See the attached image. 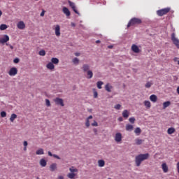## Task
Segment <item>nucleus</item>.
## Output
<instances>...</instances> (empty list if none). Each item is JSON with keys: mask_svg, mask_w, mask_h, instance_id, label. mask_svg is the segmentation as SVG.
I'll list each match as a JSON object with an SVG mask.
<instances>
[{"mask_svg": "<svg viewBox=\"0 0 179 179\" xmlns=\"http://www.w3.org/2000/svg\"><path fill=\"white\" fill-rule=\"evenodd\" d=\"M91 125L92 127H99V124L97 123V122H96V120H94V122L91 124Z\"/></svg>", "mask_w": 179, "mask_h": 179, "instance_id": "37998d69", "label": "nucleus"}, {"mask_svg": "<svg viewBox=\"0 0 179 179\" xmlns=\"http://www.w3.org/2000/svg\"><path fill=\"white\" fill-rule=\"evenodd\" d=\"M52 64H54L55 65H58V64H59V59H58V58L57 57H53L51 59V62Z\"/></svg>", "mask_w": 179, "mask_h": 179, "instance_id": "6ab92c4d", "label": "nucleus"}, {"mask_svg": "<svg viewBox=\"0 0 179 179\" xmlns=\"http://www.w3.org/2000/svg\"><path fill=\"white\" fill-rule=\"evenodd\" d=\"M46 68L48 69H50V71H52V69H55V66H54V64H52V62H49L47 65H46Z\"/></svg>", "mask_w": 179, "mask_h": 179, "instance_id": "aec40b11", "label": "nucleus"}, {"mask_svg": "<svg viewBox=\"0 0 179 179\" xmlns=\"http://www.w3.org/2000/svg\"><path fill=\"white\" fill-rule=\"evenodd\" d=\"M144 106L146 107V108H150L152 105L150 104V101H144Z\"/></svg>", "mask_w": 179, "mask_h": 179, "instance_id": "72a5a7b5", "label": "nucleus"}, {"mask_svg": "<svg viewBox=\"0 0 179 179\" xmlns=\"http://www.w3.org/2000/svg\"><path fill=\"white\" fill-rule=\"evenodd\" d=\"M39 55H41V57H44L45 55V50H40Z\"/></svg>", "mask_w": 179, "mask_h": 179, "instance_id": "58836bf2", "label": "nucleus"}, {"mask_svg": "<svg viewBox=\"0 0 179 179\" xmlns=\"http://www.w3.org/2000/svg\"><path fill=\"white\" fill-rule=\"evenodd\" d=\"M111 89H113V85H110V83H108L105 85V90L108 92V93H111Z\"/></svg>", "mask_w": 179, "mask_h": 179, "instance_id": "f3484780", "label": "nucleus"}, {"mask_svg": "<svg viewBox=\"0 0 179 179\" xmlns=\"http://www.w3.org/2000/svg\"><path fill=\"white\" fill-rule=\"evenodd\" d=\"M50 171H55L57 170V164L53 163L50 166Z\"/></svg>", "mask_w": 179, "mask_h": 179, "instance_id": "bb28decb", "label": "nucleus"}, {"mask_svg": "<svg viewBox=\"0 0 179 179\" xmlns=\"http://www.w3.org/2000/svg\"><path fill=\"white\" fill-rule=\"evenodd\" d=\"M48 156H50V157L54 156V155H52V153L50 151H48Z\"/></svg>", "mask_w": 179, "mask_h": 179, "instance_id": "8fccbe9b", "label": "nucleus"}, {"mask_svg": "<svg viewBox=\"0 0 179 179\" xmlns=\"http://www.w3.org/2000/svg\"><path fill=\"white\" fill-rule=\"evenodd\" d=\"M8 29V25L2 24L0 25V30H6Z\"/></svg>", "mask_w": 179, "mask_h": 179, "instance_id": "c9c22d12", "label": "nucleus"}, {"mask_svg": "<svg viewBox=\"0 0 179 179\" xmlns=\"http://www.w3.org/2000/svg\"><path fill=\"white\" fill-rule=\"evenodd\" d=\"M150 157V155L149 153L145 154H140L135 157V163L136 167H139L141 164H142V162H145V160H148Z\"/></svg>", "mask_w": 179, "mask_h": 179, "instance_id": "f257e3e1", "label": "nucleus"}, {"mask_svg": "<svg viewBox=\"0 0 179 179\" xmlns=\"http://www.w3.org/2000/svg\"><path fill=\"white\" fill-rule=\"evenodd\" d=\"M1 117H2V118H5V117H6V112L5 111L1 112Z\"/></svg>", "mask_w": 179, "mask_h": 179, "instance_id": "79ce46f5", "label": "nucleus"}, {"mask_svg": "<svg viewBox=\"0 0 179 179\" xmlns=\"http://www.w3.org/2000/svg\"><path fill=\"white\" fill-rule=\"evenodd\" d=\"M96 44L100 43V40H97V41H96Z\"/></svg>", "mask_w": 179, "mask_h": 179, "instance_id": "bf43d9fd", "label": "nucleus"}, {"mask_svg": "<svg viewBox=\"0 0 179 179\" xmlns=\"http://www.w3.org/2000/svg\"><path fill=\"white\" fill-rule=\"evenodd\" d=\"M45 13V10H43L41 13V17L44 16Z\"/></svg>", "mask_w": 179, "mask_h": 179, "instance_id": "09e8293b", "label": "nucleus"}, {"mask_svg": "<svg viewBox=\"0 0 179 179\" xmlns=\"http://www.w3.org/2000/svg\"><path fill=\"white\" fill-rule=\"evenodd\" d=\"M122 117H124V118H128L129 117V112H128L127 110H124L122 112Z\"/></svg>", "mask_w": 179, "mask_h": 179, "instance_id": "393cba45", "label": "nucleus"}, {"mask_svg": "<svg viewBox=\"0 0 179 179\" xmlns=\"http://www.w3.org/2000/svg\"><path fill=\"white\" fill-rule=\"evenodd\" d=\"M152 85H153V82L150 81V82H148V83L145 84V87H146L147 89H149V88L152 87Z\"/></svg>", "mask_w": 179, "mask_h": 179, "instance_id": "f704fd0d", "label": "nucleus"}, {"mask_svg": "<svg viewBox=\"0 0 179 179\" xmlns=\"http://www.w3.org/2000/svg\"><path fill=\"white\" fill-rule=\"evenodd\" d=\"M23 145L24 147H27V145H28L27 141H24Z\"/></svg>", "mask_w": 179, "mask_h": 179, "instance_id": "603ef678", "label": "nucleus"}, {"mask_svg": "<svg viewBox=\"0 0 179 179\" xmlns=\"http://www.w3.org/2000/svg\"><path fill=\"white\" fill-rule=\"evenodd\" d=\"M62 10L63 13H64L66 16H71V11H69V9H68V8L64 7Z\"/></svg>", "mask_w": 179, "mask_h": 179, "instance_id": "dca6fc26", "label": "nucleus"}, {"mask_svg": "<svg viewBox=\"0 0 179 179\" xmlns=\"http://www.w3.org/2000/svg\"><path fill=\"white\" fill-rule=\"evenodd\" d=\"M36 155H44V150L43 148H40L36 152Z\"/></svg>", "mask_w": 179, "mask_h": 179, "instance_id": "473e14b6", "label": "nucleus"}, {"mask_svg": "<svg viewBox=\"0 0 179 179\" xmlns=\"http://www.w3.org/2000/svg\"><path fill=\"white\" fill-rule=\"evenodd\" d=\"M129 122H131V124H134L135 123V117H130L129 119Z\"/></svg>", "mask_w": 179, "mask_h": 179, "instance_id": "a19ab883", "label": "nucleus"}, {"mask_svg": "<svg viewBox=\"0 0 179 179\" xmlns=\"http://www.w3.org/2000/svg\"><path fill=\"white\" fill-rule=\"evenodd\" d=\"M133 130H134V126L132 124H128L126 125V131H133Z\"/></svg>", "mask_w": 179, "mask_h": 179, "instance_id": "7c9ffc66", "label": "nucleus"}, {"mask_svg": "<svg viewBox=\"0 0 179 179\" xmlns=\"http://www.w3.org/2000/svg\"><path fill=\"white\" fill-rule=\"evenodd\" d=\"M114 108H115V110H120V108H121V105L117 104L115 106Z\"/></svg>", "mask_w": 179, "mask_h": 179, "instance_id": "c03bdc74", "label": "nucleus"}, {"mask_svg": "<svg viewBox=\"0 0 179 179\" xmlns=\"http://www.w3.org/2000/svg\"><path fill=\"white\" fill-rule=\"evenodd\" d=\"M108 48H110V49L113 48V45L108 46Z\"/></svg>", "mask_w": 179, "mask_h": 179, "instance_id": "052dcab7", "label": "nucleus"}, {"mask_svg": "<svg viewBox=\"0 0 179 179\" xmlns=\"http://www.w3.org/2000/svg\"><path fill=\"white\" fill-rule=\"evenodd\" d=\"M98 166L99 167H104L106 166V162L103 159L98 160Z\"/></svg>", "mask_w": 179, "mask_h": 179, "instance_id": "412c9836", "label": "nucleus"}, {"mask_svg": "<svg viewBox=\"0 0 179 179\" xmlns=\"http://www.w3.org/2000/svg\"><path fill=\"white\" fill-rule=\"evenodd\" d=\"M20 60L19 59V58H15L14 60H13V62L14 64H19V62Z\"/></svg>", "mask_w": 179, "mask_h": 179, "instance_id": "49530a36", "label": "nucleus"}, {"mask_svg": "<svg viewBox=\"0 0 179 179\" xmlns=\"http://www.w3.org/2000/svg\"><path fill=\"white\" fill-rule=\"evenodd\" d=\"M131 51H133V52H135L136 54H138V52H141V49H139L138 45L133 44L131 45Z\"/></svg>", "mask_w": 179, "mask_h": 179, "instance_id": "9b49d317", "label": "nucleus"}, {"mask_svg": "<svg viewBox=\"0 0 179 179\" xmlns=\"http://www.w3.org/2000/svg\"><path fill=\"white\" fill-rule=\"evenodd\" d=\"M71 25L72 26V27H75V26H76V24L73 22H71Z\"/></svg>", "mask_w": 179, "mask_h": 179, "instance_id": "864d4df0", "label": "nucleus"}, {"mask_svg": "<svg viewBox=\"0 0 179 179\" xmlns=\"http://www.w3.org/2000/svg\"><path fill=\"white\" fill-rule=\"evenodd\" d=\"M70 173L67 174L68 178L73 179L76 176H78V169L75 168V166H71L69 168Z\"/></svg>", "mask_w": 179, "mask_h": 179, "instance_id": "7ed1b4c3", "label": "nucleus"}, {"mask_svg": "<svg viewBox=\"0 0 179 179\" xmlns=\"http://www.w3.org/2000/svg\"><path fill=\"white\" fill-rule=\"evenodd\" d=\"M75 55H76V57H79V55H80V53H79V52H76V53H75Z\"/></svg>", "mask_w": 179, "mask_h": 179, "instance_id": "5fc2aeb1", "label": "nucleus"}, {"mask_svg": "<svg viewBox=\"0 0 179 179\" xmlns=\"http://www.w3.org/2000/svg\"><path fill=\"white\" fill-rule=\"evenodd\" d=\"M162 170H163L164 173H167L169 171V166H167L166 163H163L162 164Z\"/></svg>", "mask_w": 179, "mask_h": 179, "instance_id": "a211bd4d", "label": "nucleus"}, {"mask_svg": "<svg viewBox=\"0 0 179 179\" xmlns=\"http://www.w3.org/2000/svg\"><path fill=\"white\" fill-rule=\"evenodd\" d=\"M170 104H171V102L170 101H167L166 102L163 103V108L165 110V108H167V107H169Z\"/></svg>", "mask_w": 179, "mask_h": 179, "instance_id": "cd10ccee", "label": "nucleus"}, {"mask_svg": "<svg viewBox=\"0 0 179 179\" xmlns=\"http://www.w3.org/2000/svg\"><path fill=\"white\" fill-rule=\"evenodd\" d=\"M178 65H179V60L178 61Z\"/></svg>", "mask_w": 179, "mask_h": 179, "instance_id": "69168bd1", "label": "nucleus"}, {"mask_svg": "<svg viewBox=\"0 0 179 179\" xmlns=\"http://www.w3.org/2000/svg\"><path fill=\"white\" fill-rule=\"evenodd\" d=\"M92 119H93V116L92 115H90L86 119L85 127H87V128H89V127H90V120H92Z\"/></svg>", "mask_w": 179, "mask_h": 179, "instance_id": "2eb2a0df", "label": "nucleus"}, {"mask_svg": "<svg viewBox=\"0 0 179 179\" xmlns=\"http://www.w3.org/2000/svg\"><path fill=\"white\" fill-rule=\"evenodd\" d=\"M174 132H176V129H174L173 127H170L167 130V133L169 134V135H171L174 134Z\"/></svg>", "mask_w": 179, "mask_h": 179, "instance_id": "a878e982", "label": "nucleus"}, {"mask_svg": "<svg viewBox=\"0 0 179 179\" xmlns=\"http://www.w3.org/2000/svg\"><path fill=\"white\" fill-rule=\"evenodd\" d=\"M87 79H92V78H93V71H92L91 70H89L88 71H87Z\"/></svg>", "mask_w": 179, "mask_h": 179, "instance_id": "b1692460", "label": "nucleus"}, {"mask_svg": "<svg viewBox=\"0 0 179 179\" xmlns=\"http://www.w3.org/2000/svg\"><path fill=\"white\" fill-rule=\"evenodd\" d=\"M170 10H171L170 8H162L161 10H157V15L158 16H164V15H167L169 12H170Z\"/></svg>", "mask_w": 179, "mask_h": 179, "instance_id": "20e7f679", "label": "nucleus"}, {"mask_svg": "<svg viewBox=\"0 0 179 179\" xmlns=\"http://www.w3.org/2000/svg\"><path fill=\"white\" fill-rule=\"evenodd\" d=\"M45 103H46L47 107L51 106V102L50 101V99H45Z\"/></svg>", "mask_w": 179, "mask_h": 179, "instance_id": "ea45409f", "label": "nucleus"}, {"mask_svg": "<svg viewBox=\"0 0 179 179\" xmlns=\"http://www.w3.org/2000/svg\"><path fill=\"white\" fill-rule=\"evenodd\" d=\"M54 27L55 36H57V37H59V36H61V27L59 24H56Z\"/></svg>", "mask_w": 179, "mask_h": 179, "instance_id": "0eeeda50", "label": "nucleus"}, {"mask_svg": "<svg viewBox=\"0 0 179 179\" xmlns=\"http://www.w3.org/2000/svg\"><path fill=\"white\" fill-rule=\"evenodd\" d=\"M124 120V119L122 118V117H120L118 118V121H120V122H122Z\"/></svg>", "mask_w": 179, "mask_h": 179, "instance_id": "3c124183", "label": "nucleus"}, {"mask_svg": "<svg viewBox=\"0 0 179 179\" xmlns=\"http://www.w3.org/2000/svg\"><path fill=\"white\" fill-rule=\"evenodd\" d=\"M10 76H16L17 75V69L16 67L11 68L8 71Z\"/></svg>", "mask_w": 179, "mask_h": 179, "instance_id": "6e6552de", "label": "nucleus"}, {"mask_svg": "<svg viewBox=\"0 0 179 179\" xmlns=\"http://www.w3.org/2000/svg\"><path fill=\"white\" fill-rule=\"evenodd\" d=\"M53 101L57 104V106H61V107H64V106H65V104H64V99L61 98L57 97L53 99Z\"/></svg>", "mask_w": 179, "mask_h": 179, "instance_id": "423d86ee", "label": "nucleus"}, {"mask_svg": "<svg viewBox=\"0 0 179 179\" xmlns=\"http://www.w3.org/2000/svg\"><path fill=\"white\" fill-rule=\"evenodd\" d=\"M9 41V36L3 35V38H0V44H5Z\"/></svg>", "mask_w": 179, "mask_h": 179, "instance_id": "9d476101", "label": "nucleus"}, {"mask_svg": "<svg viewBox=\"0 0 179 179\" xmlns=\"http://www.w3.org/2000/svg\"><path fill=\"white\" fill-rule=\"evenodd\" d=\"M173 61H174V62H177V61H178V57H175L173 59Z\"/></svg>", "mask_w": 179, "mask_h": 179, "instance_id": "6e6d98bb", "label": "nucleus"}, {"mask_svg": "<svg viewBox=\"0 0 179 179\" xmlns=\"http://www.w3.org/2000/svg\"><path fill=\"white\" fill-rule=\"evenodd\" d=\"M39 163L41 167H45L47 166V161L44 159H41Z\"/></svg>", "mask_w": 179, "mask_h": 179, "instance_id": "5701e85b", "label": "nucleus"}, {"mask_svg": "<svg viewBox=\"0 0 179 179\" xmlns=\"http://www.w3.org/2000/svg\"><path fill=\"white\" fill-rule=\"evenodd\" d=\"M81 69H83L84 73L90 71V66L87 64H85L83 65Z\"/></svg>", "mask_w": 179, "mask_h": 179, "instance_id": "ddd939ff", "label": "nucleus"}, {"mask_svg": "<svg viewBox=\"0 0 179 179\" xmlns=\"http://www.w3.org/2000/svg\"><path fill=\"white\" fill-rule=\"evenodd\" d=\"M150 100L153 103H156V101H157V96L155 94H152L150 96Z\"/></svg>", "mask_w": 179, "mask_h": 179, "instance_id": "4be33fe9", "label": "nucleus"}, {"mask_svg": "<svg viewBox=\"0 0 179 179\" xmlns=\"http://www.w3.org/2000/svg\"><path fill=\"white\" fill-rule=\"evenodd\" d=\"M171 41H173V44L179 49V40L176 37V34L173 33L171 34Z\"/></svg>", "mask_w": 179, "mask_h": 179, "instance_id": "39448f33", "label": "nucleus"}, {"mask_svg": "<svg viewBox=\"0 0 179 179\" xmlns=\"http://www.w3.org/2000/svg\"><path fill=\"white\" fill-rule=\"evenodd\" d=\"M24 151H27V147H24Z\"/></svg>", "mask_w": 179, "mask_h": 179, "instance_id": "680f3d73", "label": "nucleus"}, {"mask_svg": "<svg viewBox=\"0 0 179 179\" xmlns=\"http://www.w3.org/2000/svg\"><path fill=\"white\" fill-rule=\"evenodd\" d=\"M36 1H38V0H36Z\"/></svg>", "mask_w": 179, "mask_h": 179, "instance_id": "338daca9", "label": "nucleus"}, {"mask_svg": "<svg viewBox=\"0 0 179 179\" xmlns=\"http://www.w3.org/2000/svg\"><path fill=\"white\" fill-rule=\"evenodd\" d=\"M142 23V20L137 17L131 18L127 24V28L131 27V26H136V24H141Z\"/></svg>", "mask_w": 179, "mask_h": 179, "instance_id": "f03ea898", "label": "nucleus"}, {"mask_svg": "<svg viewBox=\"0 0 179 179\" xmlns=\"http://www.w3.org/2000/svg\"><path fill=\"white\" fill-rule=\"evenodd\" d=\"M115 142H121L122 141V134L121 133H117L115 136Z\"/></svg>", "mask_w": 179, "mask_h": 179, "instance_id": "f8f14e48", "label": "nucleus"}, {"mask_svg": "<svg viewBox=\"0 0 179 179\" xmlns=\"http://www.w3.org/2000/svg\"><path fill=\"white\" fill-rule=\"evenodd\" d=\"M53 157H55V159H57L58 160H61V157H59V156L57 155H53Z\"/></svg>", "mask_w": 179, "mask_h": 179, "instance_id": "de8ad7c7", "label": "nucleus"}, {"mask_svg": "<svg viewBox=\"0 0 179 179\" xmlns=\"http://www.w3.org/2000/svg\"><path fill=\"white\" fill-rule=\"evenodd\" d=\"M2 16V11L0 10V17Z\"/></svg>", "mask_w": 179, "mask_h": 179, "instance_id": "e2e57ef3", "label": "nucleus"}, {"mask_svg": "<svg viewBox=\"0 0 179 179\" xmlns=\"http://www.w3.org/2000/svg\"><path fill=\"white\" fill-rule=\"evenodd\" d=\"M73 63L75 64V65H78V64H79V59H78L77 57L74 58L73 59Z\"/></svg>", "mask_w": 179, "mask_h": 179, "instance_id": "4c0bfd02", "label": "nucleus"}, {"mask_svg": "<svg viewBox=\"0 0 179 179\" xmlns=\"http://www.w3.org/2000/svg\"><path fill=\"white\" fill-rule=\"evenodd\" d=\"M103 85H104V83H103L102 81H98L96 83L98 89H101V86H103Z\"/></svg>", "mask_w": 179, "mask_h": 179, "instance_id": "e433bc0d", "label": "nucleus"}, {"mask_svg": "<svg viewBox=\"0 0 179 179\" xmlns=\"http://www.w3.org/2000/svg\"><path fill=\"white\" fill-rule=\"evenodd\" d=\"M17 118V115L13 113L10 117V122H13Z\"/></svg>", "mask_w": 179, "mask_h": 179, "instance_id": "c85d7f7f", "label": "nucleus"}, {"mask_svg": "<svg viewBox=\"0 0 179 179\" xmlns=\"http://www.w3.org/2000/svg\"><path fill=\"white\" fill-rule=\"evenodd\" d=\"M93 131H94V134H97V129H94Z\"/></svg>", "mask_w": 179, "mask_h": 179, "instance_id": "4d7b16f0", "label": "nucleus"}, {"mask_svg": "<svg viewBox=\"0 0 179 179\" xmlns=\"http://www.w3.org/2000/svg\"><path fill=\"white\" fill-rule=\"evenodd\" d=\"M98 96H99V94L97 93V92L94 91V99H97Z\"/></svg>", "mask_w": 179, "mask_h": 179, "instance_id": "a18cd8bd", "label": "nucleus"}, {"mask_svg": "<svg viewBox=\"0 0 179 179\" xmlns=\"http://www.w3.org/2000/svg\"><path fill=\"white\" fill-rule=\"evenodd\" d=\"M69 6H71V8L73 9V12H75V13H78V10H76V6H75V3L69 1Z\"/></svg>", "mask_w": 179, "mask_h": 179, "instance_id": "4468645a", "label": "nucleus"}, {"mask_svg": "<svg viewBox=\"0 0 179 179\" xmlns=\"http://www.w3.org/2000/svg\"><path fill=\"white\" fill-rule=\"evenodd\" d=\"M58 179H64V176H60L58 177Z\"/></svg>", "mask_w": 179, "mask_h": 179, "instance_id": "13d9d810", "label": "nucleus"}, {"mask_svg": "<svg viewBox=\"0 0 179 179\" xmlns=\"http://www.w3.org/2000/svg\"><path fill=\"white\" fill-rule=\"evenodd\" d=\"M17 27L20 30H23V29H24L26 28V24H24V22L23 21H20L17 24Z\"/></svg>", "mask_w": 179, "mask_h": 179, "instance_id": "1a4fd4ad", "label": "nucleus"}, {"mask_svg": "<svg viewBox=\"0 0 179 179\" xmlns=\"http://www.w3.org/2000/svg\"><path fill=\"white\" fill-rule=\"evenodd\" d=\"M10 48L11 50H13V47L12 45H10Z\"/></svg>", "mask_w": 179, "mask_h": 179, "instance_id": "0e129e2a", "label": "nucleus"}, {"mask_svg": "<svg viewBox=\"0 0 179 179\" xmlns=\"http://www.w3.org/2000/svg\"><path fill=\"white\" fill-rule=\"evenodd\" d=\"M141 132H142V130L139 127H136L134 130V134H136L138 136V135H141Z\"/></svg>", "mask_w": 179, "mask_h": 179, "instance_id": "2f4dec72", "label": "nucleus"}, {"mask_svg": "<svg viewBox=\"0 0 179 179\" xmlns=\"http://www.w3.org/2000/svg\"><path fill=\"white\" fill-rule=\"evenodd\" d=\"M143 142H145V140H142V139H139V138H136L135 140V143L136 145H142V143H143Z\"/></svg>", "mask_w": 179, "mask_h": 179, "instance_id": "c756f323", "label": "nucleus"}]
</instances>
